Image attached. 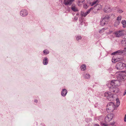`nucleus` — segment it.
I'll list each match as a JSON object with an SVG mask.
<instances>
[{
    "instance_id": "34",
    "label": "nucleus",
    "mask_w": 126,
    "mask_h": 126,
    "mask_svg": "<svg viewBox=\"0 0 126 126\" xmlns=\"http://www.w3.org/2000/svg\"><path fill=\"white\" fill-rule=\"evenodd\" d=\"M83 7L85 9H87L88 8V6L86 4H85L83 5Z\"/></svg>"
},
{
    "instance_id": "2",
    "label": "nucleus",
    "mask_w": 126,
    "mask_h": 126,
    "mask_svg": "<svg viewBox=\"0 0 126 126\" xmlns=\"http://www.w3.org/2000/svg\"><path fill=\"white\" fill-rule=\"evenodd\" d=\"M110 17V16L108 15L103 16L101 20V25L102 26H104L107 24L108 23Z\"/></svg>"
},
{
    "instance_id": "19",
    "label": "nucleus",
    "mask_w": 126,
    "mask_h": 126,
    "mask_svg": "<svg viewBox=\"0 0 126 126\" xmlns=\"http://www.w3.org/2000/svg\"><path fill=\"white\" fill-rule=\"evenodd\" d=\"M80 68L82 70L84 71L86 69V66L85 64L82 65L81 66Z\"/></svg>"
},
{
    "instance_id": "31",
    "label": "nucleus",
    "mask_w": 126,
    "mask_h": 126,
    "mask_svg": "<svg viewBox=\"0 0 126 126\" xmlns=\"http://www.w3.org/2000/svg\"><path fill=\"white\" fill-rule=\"evenodd\" d=\"M118 11L119 13H121L123 12V11L121 9H118Z\"/></svg>"
},
{
    "instance_id": "12",
    "label": "nucleus",
    "mask_w": 126,
    "mask_h": 126,
    "mask_svg": "<svg viewBox=\"0 0 126 126\" xmlns=\"http://www.w3.org/2000/svg\"><path fill=\"white\" fill-rule=\"evenodd\" d=\"M75 0H64V4L66 5H70L72 3V2Z\"/></svg>"
},
{
    "instance_id": "8",
    "label": "nucleus",
    "mask_w": 126,
    "mask_h": 126,
    "mask_svg": "<svg viewBox=\"0 0 126 126\" xmlns=\"http://www.w3.org/2000/svg\"><path fill=\"white\" fill-rule=\"evenodd\" d=\"M103 11L107 13L111 12V9L110 6L108 5H106L104 7Z\"/></svg>"
},
{
    "instance_id": "37",
    "label": "nucleus",
    "mask_w": 126,
    "mask_h": 126,
    "mask_svg": "<svg viewBox=\"0 0 126 126\" xmlns=\"http://www.w3.org/2000/svg\"><path fill=\"white\" fill-rule=\"evenodd\" d=\"M124 121L125 122H126V114L125 115L124 118Z\"/></svg>"
},
{
    "instance_id": "3",
    "label": "nucleus",
    "mask_w": 126,
    "mask_h": 126,
    "mask_svg": "<svg viewBox=\"0 0 126 126\" xmlns=\"http://www.w3.org/2000/svg\"><path fill=\"white\" fill-rule=\"evenodd\" d=\"M117 82H118V81L117 80H111L110 83V86L109 87L110 89H112L113 88L112 91L113 93H116L117 92V91L116 90V89L114 88L115 86L117 85V84L116 83Z\"/></svg>"
},
{
    "instance_id": "21",
    "label": "nucleus",
    "mask_w": 126,
    "mask_h": 126,
    "mask_svg": "<svg viewBox=\"0 0 126 126\" xmlns=\"http://www.w3.org/2000/svg\"><path fill=\"white\" fill-rule=\"evenodd\" d=\"M105 30V28H103L101 29H100L99 31V32L100 33H103L104 32Z\"/></svg>"
},
{
    "instance_id": "7",
    "label": "nucleus",
    "mask_w": 126,
    "mask_h": 126,
    "mask_svg": "<svg viewBox=\"0 0 126 126\" xmlns=\"http://www.w3.org/2000/svg\"><path fill=\"white\" fill-rule=\"evenodd\" d=\"M113 116V114L112 113L108 114L105 118V121L106 123L109 122L112 119Z\"/></svg>"
},
{
    "instance_id": "22",
    "label": "nucleus",
    "mask_w": 126,
    "mask_h": 126,
    "mask_svg": "<svg viewBox=\"0 0 126 126\" xmlns=\"http://www.w3.org/2000/svg\"><path fill=\"white\" fill-rule=\"evenodd\" d=\"M120 22H118L117 21H116L114 23V26H117L118 25Z\"/></svg>"
},
{
    "instance_id": "6",
    "label": "nucleus",
    "mask_w": 126,
    "mask_h": 126,
    "mask_svg": "<svg viewBox=\"0 0 126 126\" xmlns=\"http://www.w3.org/2000/svg\"><path fill=\"white\" fill-rule=\"evenodd\" d=\"M126 66L125 64L120 62L118 63L116 66V69L120 70L123 69Z\"/></svg>"
},
{
    "instance_id": "36",
    "label": "nucleus",
    "mask_w": 126,
    "mask_h": 126,
    "mask_svg": "<svg viewBox=\"0 0 126 126\" xmlns=\"http://www.w3.org/2000/svg\"><path fill=\"white\" fill-rule=\"evenodd\" d=\"M113 32V31H109V32H108L107 33L108 34H111Z\"/></svg>"
},
{
    "instance_id": "29",
    "label": "nucleus",
    "mask_w": 126,
    "mask_h": 126,
    "mask_svg": "<svg viewBox=\"0 0 126 126\" xmlns=\"http://www.w3.org/2000/svg\"><path fill=\"white\" fill-rule=\"evenodd\" d=\"M120 73L122 74V75L126 76V70L124 71H122V72H121Z\"/></svg>"
},
{
    "instance_id": "28",
    "label": "nucleus",
    "mask_w": 126,
    "mask_h": 126,
    "mask_svg": "<svg viewBox=\"0 0 126 126\" xmlns=\"http://www.w3.org/2000/svg\"><path fill=\"white\" fill-rule=\"evenodd\" d=\"M93 7H91L90 9H89L88 11H87V12H86V14H88L90 12L91 10L92 9H93Z\"/></svg>"
},
{
    "instance_id": "9",
    "label": "nucleus",
    "mask_w": 126,
    "mask_h": 126,
    "mask_svg": "<svg viewBox=\"0 0 126 126\" xmlns=\"http://www.w3.org/2000/svg\"><path fill=\"white\" fill-rule=\"evenodd\" d=\"M28 14L27 11L25 9H23L20 12V15L21 16L24 17L27 16Z\"/></svg>"
},
{
    "instance_id": "33",
    "label": "nucleus",
    "mask_w": 126,
    "mask_h": 126,
    "mask_svg": "<svg viewBox=\"0 0 126 126\" xmlns=\"http://www.w3.org/2000/svg\"><path fill=\"white\" fill-rule=\"evenodd\" d=\"M84 1V0H79L78 2L79 3H83Z\"/></svg>"
},
{
    "instance_id": "38",
    "label": "nucleus",
    "mask_w": 126,
    "mask_h": 126,
    "mask_svg": "<svg viewBox=\"0 0 126 126\" xmlns=\"http://www.w3.org/2000/svg\"><path fill=\"white\" fill-rule=\"evenodd\" d=\"M94 126H99V125L98 124H95L94 125Z\"/></svg>"
},
{
    "instance_id": "4",
    "label": "nucleus",
    "mask_w": 126,
    "mask_h": 126,
    "mask_svg": "<svg viewBox=\"0 0 126 126\" xmlns=\"http://www.w3.org/2000/svg\"><path fill=\"white\" fill-rule=\"evenodd\" d=\"M115 107L113 103L110 102L107 104L106 109L108 112H112L115 109Z\"/></svg>"
},
{
    "instance_id": "10",
    "label": "nucleus",
    "mask_w": 126,
    "mask_h": 126,
    "mask_svg": "<svg viewBox=\"0 0 126 126\" xmlns=\"http://www.w3.org/2000/svg\"><path fill=\"white\" fill-rule=\"evenodd\" d=\"M119 76L118 77V79H119L120 81L125 80L126 79V76L122 75V74L120 73L119 74Z\"/></svg>"
},
{
    "instance_id": "18",
    "label": "nucleus",
    "mask_w": 126,
    "mask_h": 126,
    "mask_svg": "<svg viewBox=\"0 0 126 126\" xmlns=\"http://www.w3.org/2000/svg\"><path fill=\"white\" fill-rule=\"evenodd\" d=\"M121 23L123 24L124 27H126V21L125 20H122Z\"/></svg>"
},
{
    "instance_id": "23",
    "label": "nucleus",
    "mask_w": 126,
    "mask_h": 126,
    "mask_svg": "<svg viewBox=\"0 0 126 126\" xmlns=\"http://www.w3.org/2000/svg\"><path fill=\"white\" fill-rule=\"evenodd\" d=\"M116 105L117 107H118L120 105V101L119 99H116Z\"/></svg>"
},
{
    "instance_id": "40",
    "label": "nucleus",
    "mask_w": 126,
    "mask_h": 126,
    "mask_svg": "<svg viewBox=\"0 0 126 126\" xmlns=\"http://www.w3.org/2000/svg\"><path fill=\"white\" fill-rule=\"evenodd\" d=\"M124 38L126 39V34L125 35Z\"/></svg>"
},
{
    "instance_id": "20",
    "label": "nucleus",
    "mask_w": 126,
    "mask_h": 126,
    "mask_svg": "<svg viewBox=\"0 0 126 126\" xmlns=\"http://www.w3.org/2000/svg\"><path fill=\"white\" fill-rule=\"evenodd\" d=\"M121 19H122V16H119L117 17L116 21L120 22L121 20Z\"/></svg>"
},
{
    "instance_id": "24",
    "label": "nucleus",
    "mask_w": 126,
    "mask_h": 126,
    "mask_svg": "<svg viewBox=\"0 0 126 126\" xmlns=\"http://www.w3.org/2000/svg\"><path fill=\"white\" fill-rule=\"evenodd\" d=\"M87 14L85 12L84 13L83 12H82L81 13V15L82 16H83L84 17H85Z\"/></svg>"
},
{
    "instance_id": "32",
    "label": "nucleus",
    "mask_w": 126,
    "mask_h": 126,
    "mask_svg": "<svg viewBox=\"0 0 126 126\" xmlns=\"http://www.w3.org/2000/svg\"><path fill=\"white\" fill-rule=\"evenodd\" d=\"M101 125L102 126H107V125L104 123H101Z\"/></svg>"
},
{
    "instance_id": "15",
    "label": "nucleus",
    "mask_w": 126,
    "mask_h": 126,
    "mask_svg": "<svg viewBox=\"0 0 126 126\" xmlns=\"http://www.w3.org/2000/svg\"><path fill=\"white\" fill-rule=\"evenodd\" d=\"M67 93V91L66 89H63L62 91L61 94L63 96H66Z\"/></svg>"
},
{
    "instance_id": "25",
    "label": "nucleus",
    "mask_w": 126,
    "mask_h": 126,
    "mask_svg": "<svg viewBox=\"0 0 126 126\" xmlns=\"http://www.w3.org/2000/svg\"><path fill=\"white\" fill-rule=\"evenodd\" d=\"M76 38L77 41L79 40H80L82 38L81 36L79 35L77 36H76Z\"/></svg>"
},
{
    "instance_id": "41",
    "label": "nucleus",
    "mask_w": 126,
    "mask_h": 126,
    "mask_svg": "<svg viewBox=\"0 0 126 126\" xmlns=\"http://www.w3.org/2000/svg\"><path fill=\"white\" fill-rule=\"evenodd\" d=\"M114 61V62H116L117 61H116V59Z\"/></svg>"
},
{
    "instance_id": "13",
    "label": "nucleus",
    "mask_w": 126,
    "mask_h": 126,
    "mask_svg": "<svg viewBox=\"0 0 126 126\" xmlns=\"http://www.w3.org/2000/svg\"><path fill=\"white\" fill-rule=\"evenodd\" d=\"M124 50H118L114 52L111 54L112 55H120L121 54L123 53Z\"/></svg>"
},
{
    "instance_id": "39",
    "label": "nucleus",
    "mask_w": 126,
    "mask_h": 126,
    "mask_svg": "<svg viewBox=\"0 0 126 126\" xmlns=\"http://www.w3.org/2000/svg\"><path fill=\"white\" fill-rule=\"evenodd\" d=\"M34 102H37V100H34Z\"/></svg>"
},
{
    "instance_id": "26",
    "label": "nucleus",
    "mask_w": 126,
    "mask_h": 126,
    "mask_svg": "<svg viewBox=\"0 0 126 126\" xmlns=\"http://www.w3.org/2000/svg\"><path fill=\"white\" fill-rule=\"evenodd\" d=\"M43 52L44 54H48L49 53V51L47 49H45L44 50Z\"/></svg>"
},
{
    "instance_id": "42",
    "label": "nucleus",
    "mask_w": 126,
    "mask_h": 126,
    "mask_svg": "<svg viewBox=\"0 0 126 126\" xmlns=\"http://www.w3.org/2000/svg\"><path fill=\"white\" fill-rule=\"evenodd\" d=\"M125 49H126V47L125 48Z\"/></svg>"
},
{
    "instance_id": "30",
    "label": "nucleus",
    "mask_w": 126,
    "mask_h": 126,
    "mask_svg": "<svg viewBox=\"0 0 126 126\" xmlns=\"http://www.w3.org/2000/svg\"><path fill=\"white\" fill-rule=\"evenodd\" d=\"M79 21L80 22V24L81 25H83V20L82 19L80 18L79 19Z\"/></svg>"
},
{
    "instance_id": "5",
    "label": "nucleus",
    "mask_w": 126,
    "mask_h": 126,
    "mask_svg": "<svg viewBox=\"0 0 126 126\" xmlns=\"http://www.w3.org/2000/svg\"><path fill=\"white\" fill-rule=\"evenodd\" d=\"M99 1L98 0H94L92 2L90 3V5L92 6H94V7L96 9V8L97 7H101V6L98 5V4L99 3ZM101 8L96 9L97 11L98 10Z\"/></svg>"
},
{
    "instance_id": "27",
    "label": "nucleus",
    "mask_w": 126,
    "mask_h": 126,
    "mask_svg": "<svg viewBox=\"0 0 126 126\" xmlns=\"http://www.w3.org/2000/svg\"><path fill=\"white\" fill-rule=\"evenodd\" d=\"M90 75L89 74H86L84 77L86 79H89L90 78Z\"/></svg>"
},
{
    "instance_id": "17",
    "label": "nucleus",
    "mask_w": 126,
    "mask_h": 126,
    "mask_svg": "<svg viewBox=\"0 0 126 126\" xmlns=\"http://www.w3.org/2000/svg\"><path fill=\"white\" fill-rule=\"evenodd\" d=\"M121 43L123 44V46H126V39H123L121 41Z\"/></svg>"
},
{
    "instance_id": "14",
    "label": "nucleus",
    "mask_w": 126,
    "mask_h": 126,
    "mask_svg": "<svg viewBox=\"0 0 126 126\" xmlns=\"http://www.w3.org/2000/svg\"><path fill=\"white\" fill-rule=\"evenodd\" d=\"M71 9L74 12H77L78 11L77 6L75 5H72Z\"/></svg>"
},
{
    "instance_id": "11",
    "label": "nucleus",
    "mask_w": 126,
    "mask_h": 126,
    "mask_svg": "<svg viewBox=\"0 0 126 126\" xmlns=\"http://www.w3.org/2000/svg\"><path fill=\"white\" fill-rule=\"evenodd\" d=\"M123 31H116L115 33L116 36L117 37H119L123 34Z\"/></svg>"
},
{
    "instance_id": "16",
    "label": "nucleus",
    "mask_w": 126,
    "mask_h": 126,
    "mask_svg": "<svg viewBox=\"0 0 126 126\" xmlns=\"http://www.w3.org/2000/svg\"><path fill=\"white\" fill-rule=\"evenodd\" d=\"M48 58L47 57H45L43 60V63L44 65H46L48 63Z\"/></svg>"
},
{
    "instance_id": "35",
    "label": "nucleus",
    "mask_w": 126,
    "mask_h": 126,
    "mask_svg": "<svg viewBox=\"0 0 126 126\" xmlns=\"http://www.w3.org/2000/svg\"><path fill=\"white\" fill-rule=\"evenodd\" d=\"M74 19L76 20H77L78 19V17L77 16H75Z\"/></svg>"
},
{
    "instance_id": "1",
    "label": "nucleus",
    "mask_w": 126,
    "mask_h": 126,
    "mask_svg": "<svg viewBox=\"0 0 126 126\" xmlns=\"http://www.w3.org/2000/svg\"><path fill=\"white\" fill-rule=\"evenodd\" d=\"M104 96L106 97L109 101H112L114 100V98L117 97V95L115 94H111L110 92H106L104 93Z\"/></svg>"
}]
</instances>
